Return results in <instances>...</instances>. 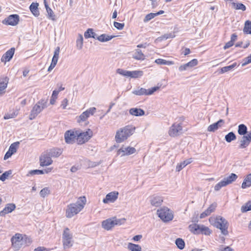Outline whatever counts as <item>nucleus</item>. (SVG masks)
<instances>
[{"instance_id": "obj_48", "label": "nucleus", "mask_w": 251, "mask_h": 251, "mask_svg": "<svg viewBox=\"0 0 251 251\" xmlns=\"http://www.w3.org/2000/svg\"><path fill=\"white\" fill-rule=\"evenodd\" d=\"M217 207V203H213L209 205V206L204 211L206 213V214L208 215H210V214L213 212Z\"/></svg>"}, {"instance_id": "obj_15", "label": "nucleus", "mask_w": 251, "mask_h": 251, "mask_svg": "<svg viewBox=\"0 0 251 251\" xmlns=\"http://www.w3.org/2000/svg\"><path fill=\"white\" fill-rule=\"evenodd\" d=\"M118 192L116 191L112 192L107 194L106 195L105 198L103 199V202L104 203H107L109 202H114L118 199Z\"/></svg>"}, {"instance_id": "obj_61", "label": "nucleus", "mask_w": 251, "mask_h": 251, "mask_svg": "<svg viewBox=\"0 0 251 251\" xmlns=\"http://www.w3.org/2000/svg\"><path fill=\"white\" fill-rule=\"evenodd\" d=\"M59 52H60V48L59 47H57L55 49L53 57L58 58Z\"/></svg>"}, {"instance_id": "obj_58", "label": "nucleus", "mask_w": 251, "mask_h": 251, "mask_svg": "<svg viewBox=\"0 0 251 251\" xmlns=\"http://www.w3.org/2000/svg\"><path fill=\"white\" fill-rule=\"evenodd\" d=\"M114 26L117 29L122 30L124 27L125 24L124 23H118L117 22H114Z\"/></svg>"}, {"instance_id": "obj_37", "label": "nucleus", "mask_w": 251, "mask_h": 251, "mask_svg": "<svg viewBox=\"0 0 251 251\" xmlns=\"http://www.w3.org/2000/svg\"><path fill=\"white\" fill-rule=\"evenodd\" d=\"M243 32L246 34H251V21L247 20L245 22Z\"/></svg>"}, {"instance_id": "obj_59", "label": "nucleus", "mask_w": 251, "mask_h": 251, "mask_svg": "<svg viewBox=\"0 0 251 251\" xmlns=\"http://www.w3.org/2000/svg\"><path fill=\"white\" fill-rule=\"evenodd\" d=\"M96 111V108L95 107H90L85 111V112H87L88 117H89L90 115H93Z\"/></svg>"}, {"instance_id": "obj_20", "label": "nucleus", "mask_w": 251, "mask_h": 251, "mask_svg": "<svg viewBox=\"0 0 251 251\" xmlns=\"http://www.w3.org/2000/svg\"><path fill=\"white\" fill-rule=\"evenodd\" d=\"M150 202L152 206L158 207L161 205L163 202V198L160 196H153L150 198Z\"/></svg>"}, {"instance_id": "obj_46", "label": "nucleus", "mask_w": 251, "mask_h": 251, "mask_svg": "<svg viewBox=\"0 0 251 251\" xmlns=\"http://www.w3.org/2000/svg\"><path fill=\"white\" fill-rule=\"evenodd\" d=\"M76 44L77 49L81 50L82 48L83 44V38L81 34L78 35V37L76 41Z\"/></svg>"}, {"instance_id": "obj_45", "label": "nucleus", "mask_w": 251, "mask_h": 251, "mask_svg": "<svg viewBox=\"0 0 251 251\" xmlns=\"http://www.w3.org/2000/svg\"><path fill=\"white\" fill-rule=\"evenodd\" d=\"M250 210H251V201H250L242 206L241 211L242 213H245Z\"/></svg>"}, {"instance_id": "obj_23", "label": "nucleus", "mask_w": 251, "mask_h": 251, "mask_svg": "<svg viewBox=\"0 0 251 251\" xmlns=\"http://www.w3.org/2000/svg\"><path fill=\"white\" fill-rule=\"evenodd\" d=\"M130 115L134 116H142L145 115V111L143 109L139 108H131L129 110Z\"/></svg>"}, {"instance_id": "obj_51", "label": "nucleus", "mask_w": 251, "mask_h": 251, "mask_svg": "<svg viewBox=\"0 0 251 251\" xmlns=\"http://www.w3.org/2000/svg\"><path fill=\"white\" fill-rule=\"evenodd\" d=\"M19 142H16L12 143L9 147L8 150L13 153H15L17 151V148L19 145Z\"/></svg>"}, {"instance_id": "obj_55", "label": "nucleus", "mask_w": 251, "mask_h": 251, "mask_svg": "<svg viewBox=\"0 0 251 251\" xmlns=\"http://www.w3.org/2000/svg\"><path fill=\"white\" fill-rule=\"evenodd\" d=\"M50 193V190L47 187L42 189L40 192V195L41 197L45 198L47 195Z\"/></svg>"}, {"instance_id": "obj_62", "label": "nucleus", "mask_w": 251, "mask_h": 251, "mask_svg": "<svg viewBox=\"0 0 251 251\" xmlns=\"http://www.w3.org/2000/svg\"><path fill=\"white\" fill-rule=\"evenodd\" d=\"M14 153H13V152H11L10 151H9V150H8V151L6 152V153L5 154L4 156V158L3 159L4 160L8 159L9 158H10Z\"/></svg>"}, {"instance_id": "obj_31", "label": "nucleus", "mask_w": 251, "mask_h": 251, "mask_svg": "<svg viewBox=\"0 0 251 251\" xmlns=\"http://www.w3.org/2000/svg\"><path fill=\"white\" fill-rule=\"evenodd\" d=\"M84 37L86 39L89 38H93L97 39L98 35L94 32L93 29L88 28L84 34Z\"/></svg>"}, {"instance_id": "obj_44", "label": "nucleus", "mask_w": 251, "mask_h": 251, "mask_svg": "<svg viewBox=\"0 0 251 251\" xmlns=\"http://www.w3.org/2000/svg\"><path fill=\"white\" fill-rule=\"evenodd\" d=\"M175 243L177 247L180 250H182L185 247V242L181 238H177L176 240Z\"/></svg>"}, {"instance_id": "obj_29", "label": "nucleus", "mask_w": 251, "mask_h": 251, "mask_svg": "<svg viewBox=\"0 0 251 251\" xmlns=\"http://www.w3.org/2000/svg\"><path fill=\"white\" fill-rule=\"evenodd\" d=\"M192 161V158H189L180 163L179 164H178L176 167V171H180L184 167H185L186 165L190 164Z\"/></svg>"}, {"instance_id": "obj_32", "label": "nucleus", "mask_w": 251, "mask_h": 251, "mask_svg": "<svg viewBox=\"0 0 251 251\" xmlns=\"http://www.w3.org/2000/svg\"><path fill=\"white\" fill-rule=\"evenodd\" d=\"M251 186V173L248 175L244 178L243 182L242 184L241 187L243 189H245L247 187H250Z\"/></svg>"}, {"instance_id": "obj_19", "label": "nucleus", "mask_w": 251, "mask_h": 251, "mask_svg": "<svg viewBox=\"0 0 251 251\" xmlns=\"http://www.w3.org/2000/svg\"><path fill=\"white\" fill-rule=\"evenodd\" d=\"M101 226L106 230H111L115 226L114 223L112 218H108L103 221L101 223Z\"/></svg>"}, {"instance_id": "obj_40", "label": "nucleus", "mask_w": 251, "mask_h": 251, "mask_svg": "<svg viewBox=\"0 0 251 251\" xmlns=\"http://www.w3.org/2000/svg\"><path fill=\"white\" fill-rule=\"evenodd\" d=\"M225 139L227 143H230L236 139V136L233 132L231 131L226 135Z\"/></svg>"}, {"instance_id": "obj_34", "label": "nucleus", "mask_w": 251, "mask_h": 251, "mask_svg": "<svg viewBox=\"0 0 251 251\" xmlns=\"http://www.w3.org/2000/svg\"><path fill=\"white\" fill-rule=\"evenodd\" d=\"M127 76L131 78H136L142 76L143 75V72L142 71H128Z\"/></svg>"}, {"instance_id": "obj_39", "label": "nucleus", "mask_w": 251, "mask_h": 251, "mask_svg": "<svg viewBox=\"0 0 251 251\" xmlns=\"http://www.w3.org/2000/svg\"><path fill=\"white\" fill-rule=\"evenodd\" d=\"M127 249L131 251H142V248L140 245L132 243L128 244Z\"/></svg>"}, {"instance_id": "obj_6", "label": "nucleus", "mask_w": 251, "mask_h": 251, "mask_svg": "<svg viewBox=\"0 0 251 251\" xmlns=\"http://www.w3.org/2000/svg\"><path fill=\"white\" fill-rule=\"evenodd\" d=\"M76 141L78 145H82L87 142L92 136L93 132L90 129H88L85 132H81L78 130Z\"/></svg>"}, {"instance_id": "obj_17", "label": "nucleus", "mask_w": 251, "mask_h": 251, "mask_svg": "<svg viewBox=\"0 0 251 251\" xmlns=\"http://www.w3.org/2000/svg\"><path fill=\"white\" fill-rule=\"evenodd\" d=\"M15 48H11L10 49L8 50L1 58V61L2 62L6 63V62L10 61L11 59L12 58L14 52H15Z\"/></svg>"}, {"instance_id": "obj_36", "label": "nucleus", "mask_w": 251, "mask_h": 251, "mask_svg": "<svg viewBox=\"0 0 251 251\" xmlns=\"http://www.w3.org/2000/svg\"><path fill=\"white\" fill-rule=\"evenodd\" d=\"M236 66H237V63L234 62L230 65L224 67L220 69L219 74H222L225 73L230 71L231 70H232L233 68H234Z\"/></svg>"}, {"instance_id": "obj_12", "label": "nucleus", "mask_w": 251, "mask_h": 251, "mask_svg": "<svg viewBox=\"0 0 251 251\" xmlns=\"http://www.w3.org/2000/svg\"><path fill=\"white\" fill-rule=\"evenodd\" d=\"M182 130L181 124H174L170 128L169 134L172 137H175L179 135Z\"/></svg>"}, {"instance_id": "obj_63", "label": "nucleus", "mask_w": 251, "mask_h": 251, "mask_svg": "<svg viewBox=\"0 0 251 251\" xmlns=\"http://www.w3.org/2000/svg\"><path fill=\"white\" fill-rule=\"evenodd\" d=\"M234 44V43L232 42V41H228V42H227L226 45L224 46V49L225 50H226L227 49H228L230 47H232Z\"/></svg>"}, {"instance_id": "obj_28", "label": "nucleus", "mask_w": 251, "mask_h": 251, "mask_svg": "<svg viewBox=\"0 0 251 251\" xmlns=\"http://www.w3.org/2000/svg\"><path fill=\"white\" fill-rule=\"evenodd\" d=\"M49 153V155L51 156V157H57L59 156L62 153V151L60 149H51L49 151H47Z\"/></svg>"}, {"instance_id": "obj_50", "label": "nucleus", "mask_w": 251, "mask_h": 251, "mask_svg": "<svg viewBox=\"0 0 251 251\" xmlns=\"http://www.w3.org/2000/svg\"><path fill=\"white\" fill-rule=\"evenodd\" d=\"M112 218L113 220L115 226L122 225L124 224L126 222V219L125 218L117 219L116 217H113Z\"/></svg>"}, {"instance_id": "obj_24", "label": "nucleus", "mask_w": 251, "mask_h": 251, "mask_svg": "<svg viewBox=\"0 0 251 251\" xmlns=\"http://www.w3.org/2000/svg\"><path fill=\"white\" fill-rule=\"evenodd\" d=\"M200 228L201 225L196 223L190 225L188 226V228L191 232L196 235L200 234Z\"/></svg>"}, {"instance_id": "obj_2", "label": "nucleus", "mask_w": 251, "mask_h": 251, "mask_svg": "<svg viewBox=\"0 0 251 251\" xmlns=\"http://www.w3.org/2000/svg\"><path fill=\"white\" fill-rule=\"evenodd\" d=\"M135 127L132 125H127L117 131L115 141L117 143H121L126 140L135 132Z\"/></svg>"}, {"instance_id": "obj_56", "label": "nucleus", "mask_w": 251, "mask_h": 251, "mask_svg": "<svg viewBox=\"0 0 251 251\" xmlns=\"http://www.w3.org/2000/svg\"><path fill=\"white\" fill-rule=\"evenodd\" d=\"M156 14L155 13H151L148 14H147L144 19V22H148L149 21L151 20L152 19L154 18L155 17H156Z\"/></svg>"}, {"instance_id": "obj_41", "label": "nucleus", "mask_w": 251, "mask_h": 251, "mask_svg": "<svg viewBox=\"0 0 251 251\" xmlns=\"http://www.w3.org/2000/svg\"><path fill=\"white\" fill-rule=\"evenodd\" d=\"M155 62L159 65H171L174 64L173 61H167L165 59L158 58L156 59L155 60Z\"/></svg>"}, {"instance_id": "obj_22", "label": "nucleus", "mask_w": 251, "mask_h": 251, "mask_svg": "<svg viewBox=\"0 0 251 251\" xmlns=\"http://www.w3.org/2000/svg\"><path fill=\"white\" fill-rule=\"evenodd\" d=\"M39 3L37 2H32L29 6V8L31 13L35 17H38L40 15V11L38 8Z\"/></svg>"}, {"instance_id": "obj_43", "label": "nucleus", "mask_w": 251, "mask_h": 251, "mask_svg": "<svg viewBox=\"0 0 251 251\" xmlns=\"http://www.w3.org/2000/svg\"><path fill=\"white\" fill-rule=\"evenodd\" d=\"M232 5L234 7V8L236 10H241L243 11H244L246 10V6L242 3H235L234 2H233L232 3Z\"/></svg>"}, {"instance_id": "obj_49", "label": "nucleus", "mask_w": 251, "mask_h": 251, "mask_svg": "<svg viewBox=\"0 0 251 251\" xmlns=\"http://www.w3.org/2000/svg\"><path fill=\"white\" fill-rule=\"evenodd\" d=\"M44 174V170H32L28 172L26 176H34L36 175H42Z\"/></svg>"}, {"instance_id": "obj_52", "label": "nucleus", "mask_w": 251, "mask_h": 251, "mask_svg": "<svg viewBox=\"0 0 251 251\" xmlns=\"http://www.w3.org/2000/svg\"><path fill=\"white\" fill-rule=\"evenodd\" d=\"M12 171L10 170L3 173L0 176V180L2 181H4L7 177L11 175Z\"/></svg>"}, {"instance_id": "obj_11", "label": "nucleus", "mask_w": 251, "mask_h": 251, "mask_svg": "<svg viewBox=\"0 0 251 251\" xmlns=\"http://www.w3.org/2000/svg\"><path fill=\"white\" fill-rule=\"evenodd\" d=\"M78 130L74 131L72 130H69L66 131L64 134L65 140L67 144H72L75 142V140L77 138L76 133Z\"/></svg>"}, {"instance_id": "obj_57", "label": "nucleus", "mask_w": 251, "mask_h": 251, "mask_svg": "<svg viewBox=\"0 0 251 251\" xmlns=\"http://www.w3.org/2000/svg\"><path fill=\"white\" fill-rule=\"evenodd\" d=\"M129 71L125 70L122 69H118L116 71L117 73L125 76H127Z\"/></svg>"}, {"instance_id": "obj_33", "label": "nucleus", "mask_w": 251, "mask_h": 251, "mask_svg": "<svg viewBox=\"0 0 251 251\" xmlns=\"http://www.w3.org/2000/svg\"><path fill=\"white\" fill-rule=\"evenodd\" d=\"M133 58L138 60H144L145 59V56L141 50L136 49L133 55Z\"/></svg>"}, {"instance_id": "obj_27", "label": "nucleus", "mask_w": 251, "mask_h": 251, "mask_svg": "<svg viewBox=\"0 0 251 251\" xmlns=\"http://www.w3.org/2000/svg\"><path fill=\"white\" fill-rule=\"evenodd\" d=\"M238 178V176L234 173H231L229 176L224 178L223 180L225 181L226 185H227L235 181Z\"/></svg>"}, {"instance_id": "obj_35", "label": "nucleus", "mask_w": 251, "mask_h": 251, "mask_svg": "<svg viewBox=\"0 0 251 251\" xmlns=\"http://www.w3.org/2000/svg\"><path fill=\"white\" fill-rule=\"evenodd\" d=\"M237 131L239 135L244 136L248 133V128L245 125L242 124L238 126Z\"/></svg>"}, {"instance_id": "obj_26", "label": "nucleus", "mask_w": 251, "mask_h": 251, "mask_svg": "<svg viewBox=\"0 0 251 251\" xmlns=\"http://www.w3.org/2000/svg\"><path fill=\"white\" fill-rule=\"evenodd\" d=\"M251 141H250L248 138H247L245 135L241 137V140L240 141V145H239V149H245L251 143Z\"/></svg>"}, {"instance_id": "obj_60", "label": "nucleus", "mask_w": 251, "mask_h": 251, "mask_svg": "<svg viewBox=\"0 0 251 251\" xmlns=\"http://www.w3.org/2000/svg\"><path fill=\"white\" fill-rule=\"evenodd\" d=\"M244 61L245 62L242 64V67L251 63V54L246 57L244 59Z\"/></svg>"}, {"instance_id": "obj_21", "label": "nucleus", "mask_w": 251, "mask_h": 251, "mask_svg": "<svg viewBox=\"0 0 251 251\" xmlns=\"http://www.w3.org/2000/svg\"><path fill=\"white\" fill-rule=\"evenodd\" d=\"M225 121L224 120L220 119L217 122L210 125L207 128V130L210 132H214L217 130L220 127L222 126V125L224 124Z\"/></svg>"}, {"instance_id": "obj_30", "label": "nucleus", "mask_w": 251, "mask_h": 251, "mask_svg": "<svg viewBox=\"0 0 251 251\" xmlns=\"http://www.w3.org/2000/svg\"><path fill=\"white\" fill-rule=\"evenodd\" d=\"M115 37L116 36L114 35H108L106 34H102L100 36L98 35L97 40L101 42H105L110 41Z\"/></svg>"}, {"instance_id": "obj_25", "label": "nucleus", "mask_w": 251, "mask_h": 251, "mask_svg": "<svg viewBox=\"0 0 251 251\" xmlns=\"http://www.w3.org/2000/svg\"><path fill=\"white\" fill-rule=\"evenodd\" d=\"M8 79L7 77H5L0 79V95L5 93L4 90L7 86Z\"/></svg>"}, {"instance_id": "obj_14", "label": "nucleus", "mask_w": 251, "mask_h": 251, "mask_svg": "<svg viewBox=\"0 0 251 251\" xmlns=\"http://www.w3.org/2000/svg\"><path fill=\"white\" fill-rule=\"evenodd\" d=\"M136 152V149L134 147H128L127 148H121L117 151V155H120L122 153L121 156L129 155L133 154Z\"/></svg>"}, {"instance_id": "obj_16", "label": "nucleus", "mask_w": 251, "mask_h": 251, "mask_svg": "<svg viewBox=\"0 0 251 251\" xmlns=\"http://www.w3.org/2000/svg\"><path fill=\"white\" fill-rule=\"evenodd\" d=\"M198 61L197 59H193L190 62L180 65L178 68V70L180 72L185 71L189 68H192L198 65Z\"/></svg>"}, {"instance_id": "obj_42", "label": "nucleus", "mask_w": 251, "mask_h": 251, "mask_svg": "<svg viewBox=\"0 0 251 251\" xmlns=\"http://www.w3.org/2000/svg\"><path fill=\"white\" fill-rule=\"evenodd\" d=\"M211 233L210 229L204 225H201L200 234H204L205 235H209Z\"/></svg>"}, {"instance_id": "obj_7", "label": "nucleus", "mask_w": 251, "mask_h": 251, "mask_svg": "<svg viewBox=\"0 0 251 251\" xmlns=\"http://www.w3.org/2000/svg\"><path fill=\"white\" fill-rule=\"evenodd\" d=\"M62 241L64 249L70 248L73 246V234L68 227H66L63 231Z\"/></svg>"}, {"instance_id": "obj_47", "label": "nucleus", "mask_w": 251, "mask_h": 251, "mask_svg": "<svg viewBox=\"0 0 251 251\" xmlns=\"http://www.w3.org/2000/svg\"><path fill=\"white\" fill-rule=\"evenodd\" d=\"M32 242V241L30 237L26 235H24V236H22L23 244H24L25 246H29L31 244Z\"/></svg>"}, {"instance_id": "obj_54", "label": "nucleus", "mask_w": 251, "mask_h": 251, "mask_svg": "<svg viewBox=\"0 0 251 251\" xmlns=\"http://www.w3.org/2000/svg\"><path fill=\"white\" fill-rule=\"evenodd\" d=\"M226 183L225 182V181L222 180L217 184L215 185L214 186V190L216 191H219L220 190V189L223 187L226 186Z\"/></svg>"}, {"instance_id": "obj_8", "label": "nucleus", "mask_w": 251, "mask_h": 251, "mask_svg": "<svg viewBox=\"0 0 251 251\" xmlns=\"http://www.w3.org/2000/svg\"><path fill=\"white\" fill-rule=\"evenodd\" d=\"M11 241L12 246L14 249V250L16 251L19 250L23 245L22 242V235L20 233H16L11 238Z\"/></svg>"}, {"instance_id": "obj_53", "label": "nucleus", "mask_w": 251, "mask_h": 251, "mask_svg": "<svg viewBox=\"0 0 251 251\" xmlns=\"http://www.w3.org/2000/svg\"><path fill=\"white\" fill-rule=\"evenodd\" d=\"M88 116L87 114V112L85 111L83 112L77 118V122L78 123H80L81 122H84L88 118Z\"/></svg>"}, {"instance_id": "obj_4", "label": "nucleus", "mask_w": 251, "mask_h": 251, "mask_svg": "<svg viewBox=\"0 0 251 251\" xmlns=\"http://www.w3.org/2000/svg\"><path fill=\"white\" fill-rule=\"evenodd\" d=\"M158 216L164 222H168L172 221L174 218L173 211L168 207H164L157 211Z\"/></svg>"}, {"instance_id": "obj_1", "label": "nucleus", "mask_w": 251, "mask_h": 251, "mask_svg": "<svg viewBox=\"0 0 251 251\" xmlns=\"http://www.w3.org/2000/svg\"><path fill=\"white\" fill-rule=\"evenodd\" d=\"M209 220L212 225L220 229L224 235L226 236L228 234L227 229L229 223L225 218L221 216H217L216 217H210Z\"/></svg>"}, {"instance_id": "obj_13", "label": "nucleus", "mask_w": 251, "mask_h": 251, "mask_svg": "<svg viewBox=\"0 0 251 251\" xmlns=\"http://www.w3.org/2000/svg\"><path fill=\"white\" fill-rule=\"evenodd\" d=\"M40 165L42 167L49 166L52 164L51 156L49 155V153L48 151L40 157Z\"/></svg>"}, {"instance_id": "obj_10", "label": "nucleus", "mask_w": 251, "mask_h": 251, "mask_svg": "<svg viewBox=\"0 0 251 251\" xmlns=\"http://www.w3.org/2000/svg\"><path fill=\"white\" fill-rule=\"evenodd\" d=\"M19 22V16L17 14H12L7 18L4 19L2 23L5 25H10L12 26L16 25Z\"/></svg>"}, {"instance_id": "obj_64", "label": "nucleus", "mask_w": 251, "mask_h": 251, "mask_svg": "<svg viewBox=\"0 0 251 251\" xmlns=\"http://www.w3.org/2000/svg\"><path fill=\"white\" fill-rule=\"evenodd\" d=\"M68 100L67 99H64L61 103V106L62 107V109H66V106L68 104Z\"/></svg>"}, {"instance_id": "obj_3", "label": "nucleus", "mask_w": 251, "mask_h": 251, "mask_svg": "<svg viewBox=\"0 0 251 251\" xmlns=\"http://www.w3.org/2000/svg\"><path fill=\"white\" fill-rule=\"evenodd\" d=\"M79 199L81 201L82 203L77 201L75 203H71L68 205L66 212L67 217L72 218L83 209L86 202L85 197H80Z\"/></svg>"}, {"instance_id": "obj_18", "label": "nucleus", "mask_w": 251, "mask_h": 251, "mask_svg": "<svg viewBox=\"0 0 251 251\" xmlns=\"http://www.w3.org/2000/svg\"><path fill=\"white\" fill-rule=\"evenodd\" d=\"M16 205L13 203H8L2 210L0 211V216H5L6 214L12 212L16 208Z\"/></svg>"}, {"instance_id": "obj_38", "label": "nucleus", "mask_w": 251, "mask_h": 251, "mask_svg": "<svg viewBox=\"0 0 251 251\" xmlns=\"http://www.w3.org/2000/svg\"><path fill=\"white\" fill-rule=\"evenodd\" d=\"M45 7L48 13V18L52 21H55L56 20L55 15L54 14L52 9L49 7V4H46Z\"/></svg>"}, {"instance_id": "obj_9", "label": "nucleus", "mask_w": 251, "mask_h": 251, "mask_svg": "<svg viewBox=\"0 0 251 251\" xmlns=\"http://www.w3.org/2000/svg\"><path fill=\"white\" fill-rule=\"evenodd\" d=\"M159 89V87L155 86L151 88V89H146L144 88H141L138 90H134L132 93L137 96L142 95H151L154 92L156 91Z\"/></svg>"}, {"instance_id": "obj_5", "label": "nucleus", "mask_w": 251, "mask_h": 251, "mask_svg": "<svg viewBox=\"0 0 251 251\" xmlns=\"http://www.w3.org/2000/svg\"><path fill=\"white\" fill-rule=\"evenodd\" d=\"M47 101L42 100L39 101L32 108L29 119L30 120L34 119L43 109L47 107Z\"/></svg>"}]
</instances>
